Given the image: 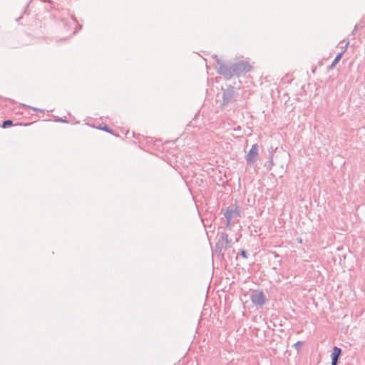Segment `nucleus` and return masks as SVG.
<instances>
[{
  "label": "nucleus",
  "mask_w": 365,
  "mask_h": 365,
  "mask_svg": "<svg viewBox=\"0 0 365 365\" xmlns=\"http://www.w3.org/2000/svg\"><path fill=\"white\" fill-rule=\"evenodd\" d=\"M214 58L219 66L217 71L220 75H222L226 79H230L235 76V69L232 63L227 64L223 63L217 56H215Z\"/></svg>",
  "instance_id": "obj_1"
},
{
  "label": "nucleus",
  "mask_w": 365,
  "mask_h": 365,
  "mask_svg": "<svg viewBox=\"0 0 365 365\" xmlns=\"http://www.w3.org/2000/svg\"><path fill=\"white\" fill-rule=\"evenodd\" d=\"M232 63L235 69V76H240L243 73H247L252 68V66L247 61L240 60Z\"/></svg>",
  "instance_id": "obj_2"
},
{
  "label": "nucleus",
  "mask_w": 365,
  "mask_h": 365,
  "mask_svg": "<svg viewBox=\"0 0 365 365\" xmlns=\"http://www.w3.org/2000/svg\"><path fill=\"white\" fill-rule=\"evenodd\" d=\"M226 218V227H230L232 222L238 221L240 217V212L237 208L227 207L224 213Z\"/></svg>",
  "instance_id": "obj_3"
},
{
  "label": "nucleus",
  "mask_w": 365,
  "mask_h": 365,
  "mask_svg": "<svg viewBox=\"0 0 365 365\" xmlns=\"http://www.w3.org/2000/svg\"><path fill=\"white\" fill-rule=\"evenodd\" d=\"M259 146L257 143L252 145L248 153L245 155V160L248 165L254 164L258 158Z\"/></svg>",
  "instance_id": "obj_4"
},
{
  "label": "nucleus",
  "mask_w": 365,
  "mask_h": 365,
  "mask_svg": "<svg viewBox=\"0 0 365 365\" xmlns=\"http://www.w3.org/2000/svg\"><path fill=\"white\" fill-rule=\"evenodd\" d=\"M252 302L255 305L262 306L265 303V297L262 292L253 291L250 296Z\"/></svg>",
  "instance_id": "obj_5"
},
{
  "label": "nucleus",
  "mask_w": 365,
  "mask_h": 365,
  "mask_svg": "<svg viewBox=\"0 0 365 365\" xmlns=\"http://www.w3.org/2000/svg\"><path fill=\"white\" fill-rule=\"evenodd\" d=\"M230 247V241L228 240V235L225 233H222L220 236L218 242L215 245V248L221 252L222 249L226 250Z\"/></svg>",
  "instance_id": "obj_6"
},
{
  "label": "nucleus",
  "mask_w": 365,
  "mask_h": 365,
  "mask_svg": "<svg viewBox=\"0 0 365 365\" xmlns=\"http://www.w3.org/2000/svg\"><path fill=\"white\" fill-rule=\"evenodd\" d=\"M235 97V88L232 86H230L225 89L223 92V104H228L234 101Z\"/></svg>",
  "instance_id": "obj_7"
},
{
  "label": "nucleus",
  "mask_w": 365,
  "mask_h": 365,
  "mask_svg": "<svg viewBox=\"0 0 365 365\" xmlns=\"http://www.w3.org/2000/svg\"><path fill=\"white\" fill-rule=\"evenodd\" d=\"M341 354V349L337 346L333 348V351L331 354V361L338 363L339 358Z\"/></svg>",
  "instance_id": "obj_8"
},
{
  "label": "nucleus",
  "mask_w": 365,
  "mask_h": 365,
  "mask_svg": "<svg viewBox=\"0 0 365 365\" xmlns=\"http://www.w3.org/2000/svg\"><path fill=\"white\" fill-rule=\"evenodd\" d=\"M343 53H344V51H342L336 55V56L335 57V58L334 59V61H332V63L330 66L331 68H333L339 63V61H340V59L342 57Z\"/></svg>",
  "instance_id": "obj_9"
},
{
  "label": "nucleus",
  "mask_w": 365,
  "mask_h": 365,
  "mask_svg": "<svg viewBox=\"0 0 365 365\" xmlns=\"http://www.w3.org/2000/svg\"><path fill=\"white\" fill-rule=\"evenodd\" d=\"M20 106L21 107H24V108H27L32 109V110H34L35 111H39V112L43 113V110H41V109H39V108H34V107H31V106L26 105V104L20 103Z\"/></svg>",
  "instance_id": "obj_10"
},
{
  "label": "nucleus",
  "mask_w": 365,
  "mask_h": 365,
  "mask_svg": "<svg viewBox=\"0 0 365 365\" xmlns=\"http://www.w3.org/2000/svg\"><path fill=\"white\" fill-rule=\"evenodd\" d=\"M13 124V121L11 120H6L3 122L2 127L6 128Z\"/></svg>",
  "instance_id": "obj_11"
},
{
  "label": "nucleus",
  "mask_w": 365,
  "mask_h": 365,
  "mask_svg": "<svg viewBox=\"0 0 365 365\" xmlns=\"http://www.w3.org/2000/svg\"><path fill=\"white\" fill-rule=\"evenodd\" d=\"M303 344L302 341H298L294 344V347L299 351L301 349V347Z\"/></svg>",
  "instance_id": "obj_12"
},
{
  "label": "nucleus",
  "mask_w": 365,
  "mask_h": 365,
  "mask_svg": "<svg viewBox=\"0 0 365 365\" xmlns=\"http://www.w3.org/2000/svg\"><path fill=\"white\" fill-rule=\"evenodd\" d=\"M273 165V161L272 159V157L270 158L269 160L265 164V166L267 167V170H271L272 166Z\"/></svg>",
  "instance_id": "obj_13"
},
{
  "label": "nucleus",
  "mask_w": 365,
  "mask_h": 365,
  "mask_svg": "<svg viewBox=\"0 0 365 365\" xmlns=\"http://www.w3.org/2000/svg\"><path fill=\"white\" fill-rule=\"evenodd\" d=\"M240 255L243 257V258H247V252L244 250H242L240 251Z\"/></svg>",
  "instance_id": "obj_14"
},
{
  "label": "nucleus",
  "mask_w": 365,
  "mask_h": 365,
  "mask_svg": "<svg viewBox=\"0 0 365 365\" xmlns=\"http://www.w3.org/2000/svg\"><path fill=\"white\" fill-rule=\"evenodd\" d=\"M100 129L103 130L108 133H111V130L109 129V128L107 125H105L103 128H100Z\"/></svg>",
  "instance_id": "obj_15"
},
{
  "label": "nucleus",
  "mask_w": 365,
  "mask_h": 365,
  "mask_svg": "<svg viewBox=\"0 0 365 365\" xmlns=\"http://www.w3.org/2000/svg\"><path fill=\"white\" fill-rule=\"evenodd\" d=\"M56 121H58V122H66V120H63V119H62V118H58V119L56 120Z\"/></svg>",
  "instance_id": "obj_16"
},
{
  "label": "nucleus",
  "mask_w": 365,
  "mask_h": 365,
  "mask_svg": "<svg viewBox=\"0 0 365 365\" xmlns=\"http://www.w3.org/2000/svg\"><path fill=\"white\" fill-rule=\"evenodd\" d=\"M331 365H337V363H334V361H331Z\"/></svg>",
  "instance_id": "obj_17"
},
{
  "label": "nucleus",
  "mask_w": 365,
  "mask_h": 365,
  "mask_svg": "<svg viewBox=\"0 0 365 365\" xmlns=\"http://www.w3.org/2000/svg\"><path fill=\"white\" fill-rule=\"evenodd\" d=\"M44 2L48 1V0H43Z\"/></svg>",
  "instance_id": "obj_18"
}]
</instances>
